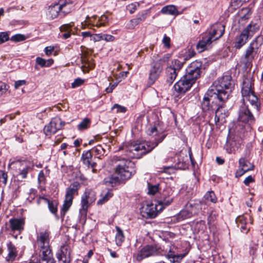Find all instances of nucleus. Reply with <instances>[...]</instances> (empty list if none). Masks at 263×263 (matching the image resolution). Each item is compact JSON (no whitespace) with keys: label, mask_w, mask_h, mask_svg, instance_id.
Masks as SVG:
<instances>
[{"label":"nucleus","mask_w":263,"mask_h":263,"mask_svg":"<svg viewBox=\"0 0 263 263\" xmlns=\"http://www.w3.org/2000/svg\"><path fill=\"white\" fill-rule=\"evenodd\" d=\"M202 65L201 62L199 61L196 60L192 62L187 67L184 76L195 82L200 77Z\"/></svg>","instance_id":"nucleus-7"},{"label":"nucleus","mask_w":263,"mask_h":263,"mask_svg":"<svg viewBox=\"0 0 263 263\" xmlns=\"http://www.w3.org/2000/svg\"><path fill=\"white\" fill-rule=\"evenodd\" d=\"M0 173V182H2L5 185L7 183V172L3 171H1Z\"/></svg>","instance_id":"nucleus-48"},{"label":"nucleus","mask_w":263,"mask_h":263,"mask_svg":"<svg viewBox=\"0 0 263 263\" xmlns=\"http://www.w3.org/2000/svg\"><path fill=\"white\" fill-rule=\"evenodd\" d=\"M227 95L226 94H224L222 97L218 96L209 89L205 93L201 103L202 110L203 111H209L212 108V105L211 104V101L212 103H214L216 100L220 102H224L227 101Z\"/></svg>","instance_id":"nucleus-4"},{"label":"nucleus","mask_w":263,"mask_h":263,"mask_svg":"<svg viewBox=\"0 0 263 263\" xmlns=\"http://www.w3.org/2000/svg\"><path fill=\"white\" fill-rule=\"evenodd\" d=\"M171 57V54L170 53H166L164 54L161 58H160L158 61L155 62L154 63H160L161 64L162 66L163 64L168 61L170 58Z\"/></svg>","instance_id":"nucleus-47"},{"label":"nucleus","mask_w":263,"mask_h":263,"mask_svg":"<svg viewBox=\"0 0 263 263\" xmlns=\"http://www.w3.org/2000/svg\"><path fill=\"white\" fill-rule=\"evenodd\" d=\"M9 228L11 231L21 233L25 229V219L24 218H13L9 220Z\"/></svg>","instance_id":"nucleus-12"},{"label":"nucleus","mask_w":263,"mask_h":263,"mask_svg":"<svg viewBox=\"0 0 263 263\" xmlns=\"http://www.w3.org/2000/svg\"><path fill=\"white\" fill-rule=\"evenodd\" d=\"M102 40H104L107 42H114L115 40V37L112 35L108 34L102 33Z\"/></svg>","instance_id":"nucleus-50"},{"label":"nucleus","mask_w":263,"mask_h":263,"mask_svg":"<svg viewBox=\"0 0 263 263\" xmlns=\"http://www.w3.org/2000/svg\"><path fill=\"white\" fill-rule=\"evenodd\" d=\"M164 208L163 206L160 205L159 202L158 205L153 203L147 204L145 209V212L148 217L153 218L156 217L158 213Z\"/></svg>","instance_id":"nucleus-18"},{"label":"nucleus","mask_w":263,"mask_h":263,"mask_svg":"<svg viewBox=\"0 0 263 263\" xmlns=\"http://www.w3.org/2000/svg\"><path fill=\"white\" fill-rule=\"evenodd\" d=\"M63 5L58 3H55L50 5L46 11V15L49 20H53L57 18L59 15H60V9Z\"/></svg>","instance_id":"nucleus-20"},{"label":"nucleus","mask_w":263,"mask_h":263,"mask_svg":"<svg viewBox=\"0 0 263 263\" xmlns=\"http://www.w3.org/2000/svg\"><path fill=\"white\" fill-rule=\"evenodd\" d=\"M9 86L2 82H0V96L5 93L8 89Z\"/></svg>","instance_id":"nucleus-54"},{"label":"nucleus","mask_w":263,"mask_h":263,"mask_svg":"<svg viewBox=\"0 0 263 263\" xmlns=\"http://www.w3.org/2000/svg\"><path fill=\"white\" fill-rule=\"evenodd\" d=\"M57 257L59 263H69L70 258L69 247L62 246L60 251L57 254Z\"/></svg>","instance_id":"nucleus-17"},{"label":"nucleus","mask_w":263,"mask_h":263,"mask_svg":"<svg viewBox=\"0 0 263 263\" xmlns=\"http://www.w3.org/2000/svg\"><path fill=\"white\" fill-rule=\"evenodd\" d=\"M253 85L252 79L250 78L244 79L241 88L242 101L244 103L246 101H249L256 111L258 112L260 109V103L258 101L257 97L254 95Z\"/></svg>","instance_id":"nucleus-2"},{"label":"nucleus","mask_w":263,"mask_h":263,"mask_svg":"<svg viewBox=\"0 0 263 263\" xmlns=\"http://www.w3.org/2000/svg\"><path fill=\"white\" fill-rule=\"evenodd\" d=\"M39 263H55L50 249L40 250Z\"/></svg>","instance_id":"nucleus-23"},{"label":"nucleus","mask_w":263,"mask_h":263,"mask_svg":"<svg viewBox=\"0 0 263 263\" xmlns=\"http://www.w3.org/2000/svg\"><path fill=\"white\" fill-rule=\"evenodd\" d=\"M90 121L88 118H85L78 125L79 130H83L87 128L90 124Z\"/></svg>","instance_id":"nucleus-41"},{"label":"nucleus","mask_w":263,"mask_h":263,"mask_svg":"<svg viewBox=\"0 0 263 263\" xmlns=\"http://www.w3.org/2000/svg\"><path fill=\"white\" fill-rule=\"evenodd\" d=\"M73 23L62 25L60 27V30L61 32L71 31V27L73 26Z\"/></svg>","instance_id":"nucleus-45"},{"label":"nucleus","mask_w":263,"mask_h":263,"mask_svg":"<svg viewBox=\"0 0 263 263\" xmlns=\"http://www.w3.org/2000/svg\"><path fill=\"white\" fill-rule=\"evenodd\" d=\"M28 167H26L19 173L18 175L21 176L22 179H25L27 177V175L28 173Z\"/></svg>","instance_id":"nucleus-59"},{"label":"nucleus","mask_w":263,"mask_h":263,"mask_svg":"<svg viewBox=\"0 0 263 263\" xmlns=\"http://www.w3.org/2000/svg\"><path fill=\"white\" fill-rule=\"evenodd\" d=\"M45 179L44 173L43 171L40 172L38 175V182L39 183L43 182Z\"/></svg>","instance_id":"nucleus-63"},{"label":"nucleus","mask_w":263,"mask_h":263,"mask_svg":"<svg viewBox=\"0 0 263 263\" xmlns=\"http://www.w3.org/2000/svg\"><path fill=\"white\" fill-rule=\"evenodd\" d=\"M209 36H206L204 34L202 36V39L200 40L196 45V49L199 52L204 51L208 46H210L212 43Z\"/></svg>","instance_id":"nucleus-25"},{"label":"nucleus","mask_w":263,"mask_h":263,"mask_svg":"<svg viewBox=\"0 0 263 263\" xmlns=\"http://www.w3.org/2000/svg\"><path fill=\"white\" fill-rule=\"evenodd\" d=\"M118 82L114 83V84L110 83L109 86L107 87L105 91L107 93H111L112 90L117 86Z\"/></svg>","instance_id":"nucleus-61"},{"label":"nucleus","mask_w":263,"mask_h":263,"mask_svg":"<svg viewBox=\"0 0 263 263\" xmlns=\"http://www.w3.org/2000/svg\"><path fill=\"white\" fill-rule=\"evenodd\" d=\"M7 249L8 251V256L6 258V260L9 261H13L14 260L15 257L17 255V252L16 251V249L15 247L13 245L12 242L9 241L7 245Z\"/></svg>","instance_id":"nucleus-26"},{"label":"nucleus","mask_w":263,"mask_h":263,"mask_svg":"<svg viewBox=\"0 0 263 263\" xmlns=\"http://www.w3.org/2000/svg\"><path fill=\"white\" fill-rule=\"evenodd\" d=\"M159 184L152 185L149 183H148V194L149 195H155L157 192L159 191Z\"/></svg>","instance_id":"nucleus-40"},{"label":"nucleus","mask_w":263,"mask_h":263,"mask_svg":"<svg viewBox=\"0 0 263 263\" xmlns=\"http://www.w3.org/2000/svg\"><path fill=\"white\" fill-rule=\"evenodd\" d=\"M243 2H245V0H232L231 5L234 9H237L242 5Z\"/></svg>","instance_id":"nucleus-52"},{"label":"nucleus","mask_w":263,"mask_h":263,"mask_svg":"<svg viewBox=\"0 0 263 263\" xmlns=\"http://www.w3.org/2000/svg\"><path fill=\"white\" fill-rule=\"evenodd\" d=\"M239 168L237 171L236 174L239 176H242L245 173L253 170L254 166L246 158L242 157L239 160Z\"/></svg>","instance_id":"nucleus-15"},{"label":"nucleus","mask_w":263,"mask_h":263,"mask_svg":"<svg viewBox=\"0 0 263 263\" xmlns=\"http://www.w3.org/2000/svg\"><path fill=\"white\" fill-rule=\"evenodd\" d=\"M48 206L51 213L53 214H55L57 213L58 203L55 200L48 201Z\"/></svg>","instance_id":"nucleus-38"},{"label":"nucleus","mask_w":263,"mask_h":263,"mask_svg":"<svg viewBox=\"0 0 263 263\" xmlns=\"http://www.w3.org/2000/svg\"><path fill=\"white\" fill-rule=\"evenodd\" d=\"M147 17V13L142 12L141 14H139L135 19L137 20V22L139 23H141V22L145 21Z\"/></svg>","instance_id":"nucleus-55"},{"label":"nucleus","mask_w":263,"mask_h":263,"mask_svg":"<svg viewBox=\"0 0 263 263\" xmlns=\"http://www.w3.org/2000/svg\"><path fill=\"white\" fill-rule=\"evenodd\" d=\"M49 234L50 232L46 230L41 232L37 237V244L40 248V250H49Z\"/></svg>","instance_id":"nucleus-13"},{"label":"nucleus","mask_w":263,"mask_h":263,"mask_svg":"<svg viewBox=\"0 0 263 263\" xmlns=\"http://www.w3.org/2000/svg\"><path fill=\"white\" fill-rule=\"evenodd\" d=\"M185 255V254L176 255L170 253L167 255V257L172 263H180Z\"/></svg>","instance_id":"nucleus-31"},{"label":"nucleus","mask_w":263,"mask_h":263,"mask_svg":"<svg viewBox=\"0 0 263 263\" xmlns=\"http://www.w3.org/2000/svg\"><path fill=\"white\" fill-rule=\"evenodd\" d=\"M190 207V208L192 207L191 204H190L189 205L187 204V205H186L187 210H182L181 211L180 215L182 217H183L184 218H187L191 217L192 216L193 212L190 211V210L189 209V208Z\"/></svg>","instance_id":"nucleus-39"},{"label":"nucleus","mask_w":263,"mask_h":263,"mask_svg":"<svg viewBox=\"0 0 263 263\" xmlns=\"http://www.w3.org/2000/svg\"><path fill=\"white\" fill-rule=\"evenodd\" d=\"M10 39L8 32H0V44H3Z\"/></svg>","instance_id":"nucleus-44"},{"label":"nucleus","mask_w":263,"mask_h":263,"mask_svg":"<svg viewBox=\"0 0 263 263\" xmlns=\"http://www.w3.org/2000/svg\"><path fill=\"white\" fill-rule=\"evenodd\" d=\"M147 133L149 136L155 137L158 135V131L156 126H153L147 129Z\"/></svg>","instance_id":"nucleus-49"},{"label":"nucleus","mask_w":263,"mask_h":263,"mask_svg":"<svg viewBox=\"0 0 263 263\" xmlns=\"http://www.w3.org/2000/svg\"><path fill=\"white\" fill-rule=\"evenodd\" d=\"M84 24L85 25H91L93 26H96L98 28H99L102 26H105V23H102L101 22H99V20L97 22V23L95 25L93 24V22L90 20V18L89 16H87L86 20L84 21V23H82V25H83Z\"/></svg>","instance_id":"nucleus-36"},{"label":"nucleus","mask_w":263,"mask_h":263,"mask_svg":"<svg viewBox=\"0 0 263 263\" xmlns=\"http://www.w3.org/2000/svg\"><path fill=\"white\" fill-rule=\"evenodd\" d=\"M90 40L93 41L94 42H99L102 40V33L92 34Z\"/></svg>","instance_id":"nucleus-60"},{"label":"nucleus","mask_w":263,"mask_h":263,"mask_svg":"<svg viewBox=\"0 0 263 263\" xmlns=\"http://www.w3.org/2000/svg\"><path fill=\"white\" fill-rule=\"evenodd\" d=\"M163 134L155 139V141L134 142L126 145L123 148L124 156H116L114 160L118 162L116 166V173L121 179H128L136 173L135 163L129 158L140 159L143 155L151 152L165 138Z\"/></svg>","instance_id":"nucleus-1"},{"label":"nucleus","mask_w":263,"mask_h":263,"mask_svg":"<svg viewBox=\"0 0 263 263\" xmlns=\"http://www.w3.org/2000/svg\"><path fill=\"white\" fill-rule=\"evenodd\" d=\"M25 39H26L25 36L24 35L20 34H15V35L12 36L10 38V40L12 41L15 42L23 41L25 40Z\"/></svg>","instance_id":"nucleus-46"},{"label":"nucleus","mask_w":263,"mask_h":263,"mask_svg":"<svg viewBox=\"0 0 263 263\" xmlns=\"http://www.w3.org/2000/svg\"><path fill=\"white\" fill-rule=\"evenodd\" d=\"M173 193L170 187H167L162 193V199L159 201L160 205L165 207L170 205L174 199L173 197H171Z\"/></svg>","instance_id":"nucleus-21"},{"label":"nucleus","mask_w":263,"mask_h":263,"mask_svg":"<svg viewBox=\"0 0 263 263\" xmlns=\"http://www.w3.org/2000/svg\"><path fill=\"white\" fill-rule=\"evenodd\" d=\"M263 42V36L258 35L255 37L247 48L244 54L245 59L248 62H251L257 54L258 49Z\"/></svg>","instance_id":"nucleus-5"},{"label":"nucleus","mask_w":263,"mask_h":263,"mask_svg":"<svg viewBox=\"0 0 263 263\" xmlns=\"http://www.w3.org/2000/svg\"><path fill=\"white\" fill-rule=\"evenodd\" d=\"M157 251V250L156 247L153 245L145 246L137 253L136 259L137 261H141L145 258L154 255Z\"/></svg>","instance_id":"nucleus-14"},{"label":"nucleus","mask_w":263,"mask_h":263,"mask_svg":"<svg viewBox=\"0 0 263 263\" xmlns=\"http://www.w3.org/2000/svg\"><path fill=\"white\" fill-rule=\"evenodd\" d=\"M80 186V183L77 181H75L70 184L69 187L67 189L64 202L61 209V213L63 215L65 214L71 206L73 198V195L77 192Z\"/></svg>","instance_id":"nucleus-6"},{"label":"nucleus","mask_w":263,"mask_h":263,"mask_svg":"<svg viewBox=\"0 0 263 263\" xmlns=\"http://www.w3.org/2000/svg\"><path fill=\"white\" fill-rule=\"evenodd\" d=\"M179 71H176L171 67L166 68V82L168 85L172 84L176 79Z\"/></svg>","instance_id":"nucleus-27"},{"label":"nucleus","mask_w":263,"mask_h":263,"mask_svg":"<svg viewBox=\"0 0 263 263\" xmlns=\"http://www.w3.org/2000/svg\"><path fill=\"white\" fill-rule=\"evenodd\" d=\"M96 199V193L91 190H86L81 197L80 212L86 214L88 208Z\"/></svg>","instance_id":"nucleus-8"},{"label":"nucleus","mask_w":263,"mask_h":263,"mask_svg":"<svg viewBox=\"0 0 263 263\" xmlns=\"http://www.w3.org/2000/svg\"><path fill=\"white\" fill-rule=\"evenodd\" d=\"M61 123V119L55 118L50 121V122L45 126L44 131L46 135H50L55 134L58 130H60V126L58 124Z\"/></svg>","instance_id":"nucleus-19"},{"label":"nucleus","mask_w":263,"mask_h":263,"mask_svg":"<svg viewBox=\"0 0 263 263\" xmlns=\"http://www.w3.org/2000/svg\"><path fill=\"white\" fill-rule=\"evenodd\" d=\"M196 54V52L192 48H189L187 51L186 53L185 58L184 59L185 60H187L193 57H194Z\"/></svg>","instance_id":"nucleus-53"},{"label":"nucleus","mask_w":263,"mask_h":263,"mask_svg":"<svg viewBox=\"0 0 263 263\" xmlns=\"http://www.w3.org/2000/svg\"><path fill=\"white\" fill-rule=\"evenodd\" d=\"M184 63V62H181L178 59H175L172 61L171 65L168 67H171L176 71L179 72L182 68Z\"/></svg>","instance_id":"nucleus-34"},{"label":"nucleus","mask_w":263,"mask_h":263,"mask_svg":"<svg viewBox=\"0 0 263 263\" xmlns=\"http://www.w3.org/2000/svg\"><path fill=\"white\" fill-rule=\"evenodd\" d=\"M251 25H248L245 28L241 33L236 36L234 43V47L236 49H240L244 45L246 44L248 40L250 39L252 35L249 34V29Z\"/></svg>","instance_id":"nucleus-11"},{"label":"nucleus","mask_w":263,"mask_h":263,"mask_svg":"<svg viewBox=\"0 0 263 263\" xmlns=\"http://www.w3.org/2000/svg\"><path fill=\"white\" fill-rule=\"evenodd\" d=\"M84 82V80L80 79L77 78L76 79L74 82L71 84V87L73 88L78 87L82 85Z\"/></svg>","instance_id":"nucleus-51"},{"label":"nucleus","mask_w":263,"mask_h":263,"mask_svg":"<svg viewBox=\"0 0 263 263\" xmlns=\"http://www.w3.org/2000/svg\"><path fill=\"white\" fill-rule=\"evenodd\" d=\"M59 4L62 5L63 6L60 9V15L63 17L69 13L71 10V4L66 2L60 1Z\"/></svg>","instance_id":"nucleus-29"},{"label":"nucleus","mask_w":263,"mask_h":263,"mask_svg":"<svg viewBox=\"0 0 263 263\" xmlns=\"http://www.w3.org/2000/svg\"><path fill=\"white\" fill-rule=\"evenodd\" d=\"M92 152L94 153L96 155H103L105 153V151L102 146L98 145L92 149Z\"/></svg>","instance_id":"nucleus-42"},{"label":"nucleus","mask_w":263,"mask_h":263,"mask_svg":"<svg viewBox=\"0 0 263 263\" xmlns=\"http://www.w3.org/2000/svg\"><path fill=\"white\" fill-rule=\"evenodd\" d=\"M254 179L251 176H248L243 181V183L246 185H249L250 183L253 182Z\"/></svg>","instance_id":"nucleus-62"},{"label":"nucleus","mask_w":263,"mask_h":263,"mask_svg":"<svg viewBox=\"0 0 263 263\" xmlns=\"http://www.w3.org/2000/svg\"><path fill=\"white\" fill-rule=\"evenodd\" d=\"M91 158L92 153L90 151L83 153L82 155V159H83V163L87 166H89Z\"/></svg>","instance_id":"nucleus-35"},{"label":"nucleus","mask_w":263,"mask_h":263,"mask_svg":"<svg viewBox=\"0 0 263 263\" xmlns=\"http://www.w3.org/2000/svg\"><path fill=\"white\" fill-rule=\"evenodd\" d=\"M236 222L238 227L240 228L241 232L247 233L249 230H247L246 220L243 217H239L236 219Z\"/></svg>","instance_id":"nucleus-33"},{"label":"nucleus","mask_w":263,"mask_h":263,"mask_svg":"<svg viewBox=\"0 0 263 263\" xmlns=\"http://www.w3.org/2000/svg\"><path fill=\"white\" fill-rule=\"evenodd\" d=\"M53 50H54L53 47H51V46L46 47L45 48V53L46 54V55H49L51 54V53L52 52Z\"/></svg>","instance_id":"nucleus-64"},{"label":"nucleus","mask_w":263,"mask_h":263,"mask_svg":"<svg viewBox=\"0 0 263 263\" xmlns=\"http://www.w3.org/2000/svg\"><path fill=\"white\" fill-rule=\"evenodd\" d=\"M161 12L163 14H171V15H175L178 14L177 13V10L176 8L173 5H169L163 7Z\"/></svg>","instance_id":"nucleus-32"},{"label":"nucleus","mask_w":263,"mask_h":263,"mask_svg":"<svg viewBox=\"0 0 263 263\" xmlns=\"http://www.w3.org/2000/svg\"><path fill=\"white\" fill-rule=\"evenodd\" d=\"M36 64L42 67H46V62L44 59L40 57H37L35 60Z\"/></svg>","instance_id":"nucleus-58"},{"label":"nucleus","mask_w":263,"mask_h":263,"mask_svg":"<svg viewBox=\"0 0 263 263\" xmlns=\"http://www.w3.org/2000/svg\"><path fill=\"white\" fill-rule=\"evenodd\" d=\"M112 109H117V112H125L126 111V108L125 107L120 106L118 104H115L112 108Z\"/></svg>","instance_id":"nucleus-57"},{"label":"nucleus","mask_w":263,"mask_h":263,"mask_svg":"<svg viewBox=\"0 0 263 263\" xmlns=\"http://www.w3.org/2000/svg\"><path fill=\"white\" fill-rule=\"evenodd\" d=\"M194 83L195 82L194 81H192L184 75L183 77L174 85V88L179 93L184 94L191 88Z\"/></svg>","instance_id":"nucleus-9"},{"label":"nucleus","mask_w":263,"mask_h":263,"mask_svg":"<svg viewBox=\"0 0 263 263\" xmlns=\"http://www.w3.org/2000/svg\"><path fill=\"white\" fill-rule=\"evenodd\" d=\"M112 195L113 194L110 190L107 189L103 191L101 194V198L97 201V204L99 205L104 204L107 202Z\"/></svg>","instance_id":"nucleus-28"},{"label":"nucleus","mask_w":263,"mask_h":263,"mask_svg":"<svg viewBox=\"0 0 263 263\" xmlns=\"http://www.w3.org/2000/svg\"><path fill=\"white\" fill-rule=\"evenodd\" d=\"M228 110L223 108L222 105H219L215 111V123L225 122L226 118L228 116Z\"/></svg>","instance_id":"nucleus-24"},{"label":"nucleus","mask_w":263,"mask_h":263,"mask_svg":"<svg viewBox=\"0 0 263 263\" xmlns=\"http://www.w3.org/2000/svg\"><path fill=\"white\" fill-rule=\"evenodd\" d=\"M224 26L221 24H217L213 27L212 32L205 33L204 34L206 36L210 37V40L213 42L220 38L224 33Z\"/></svg>","instance_id":"nucleus-16"},{"label":"nucleus","mask_w":263,"mask_h":263,"mask_svg":"<svg viewBox=\"0 0 263 263\" xmlns=\"http://www.w3.org/2000/svg\"><path fill=\"white\" fill-rule=\"evenodd\" d=\"M204 197L207 201H211L213 203H216L217 201V198L213 191L208 192L205 194Z\"/></svg>","instance_id":"nucleus-37"},{"label":"nucleus","mask_w":263,"mask_h":263,"mask_svg":"<svg viewBox=\"0 0 263 263\" xmlns=\"http://www.w3.org/2000/svg\"><path fill=\"white\" fill-rule=\"evenodd\" d=\"M238 120L243 123H253L255 122V118L249 109L248 106L245 104L241 105L238 112Z\"/></svg>","instance_id":"nucleus-10"},{"label":"nucleus","mask_w":263,"mask_h":263,"mask_svg":"<svg viewBox=\"0 0 263 263\" xmlns=\"http://www.w3.org/2000/svg\"><path fill=\"white\" fill-rule=\"evenodd\" d=\"M248 25H251V27L249 29V34H250L253 35V33L257 31L259 29V26L256 23H253V22H251Z\"/></svg>","instance_id":"nucleus-43"},{"label":"nucleus","mask_w":263,"mask_h":263,"mask_svg":"<svg viewBox=\"0 0 263 263\" xmlns=\"http://www.w3.org/2000/svg\"><path fill=\"white\" fill-rule=\"evenodd\" d=\"M170 41L171 39L170 37L167 36L166 34H164L162 40V43L165 47L167 48L170 47Z\"/></svg>","instance_id":"nucleus-56"},{"label":"nucleus","mask_w":263,"mask_h":263,"mask_svg":"<svg viewBox=\"0 0 263 263\" xmlns=\"http://www.w3.org/2000/svg\"><path fill=\"white\" fill-rule=\"evenodd\" d=\"M162 67L160 63H154L149 72V82H151L152 84H153L156 79L158 78L160 73L162 71Z\"/></svg>","instance_id":"nucleus-22"},{"label":"nucleus","mask_w":263,"mask_h":263,"mask_svg":"<svg viewBox=\"0 0 263 263\" xmlns=\"http://www.w3.org/2000/svg\"><path fill=\"white\" fill-rule=\"evenodd\" d=\"M233 87L231 76L226 75L216 80L210 87L209 89L215 92L218 96L222 97L224 94L227 95V100Z\"/></svg>","instance_id":"nucleus-3"},{"label":"nucleus","mask_w":263,"mask_h":263,"mask_svg":"<svg viewBox=\"0 0 263 263\" xmlns=\"http://www.w3.org/2000/svg\"><path fill=\"white\" fill-rule=\"evenodd\" d=\"M116 229L117 231L115 237L116 242L118 246H121L122 243L124 241L125 238L123 232L121 229L118 226L116 227Z\"/></svg>","instance_id":"nucleus-30"}]
</instances>
